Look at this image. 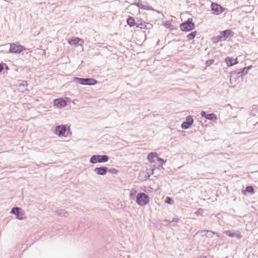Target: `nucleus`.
<instances>
[{
    "label": "nucleus",
    "mask_w": 258,
    "mask_h": 258,
    "mask_svg": "<svg viewBox=\"0 0 258 258\" xmlns=\"http://www.w3.org/2000/svg\"><path fill=\"white\" fill-rule=\"evenodd\" d=\"M164 25L167 28L170 29L171 30H172V28L173 27V25H172L169 21H166Z\"/></svg>",
    "instance_id": "31"
},
{
    "label": "nucleus",
    "mask_w": 258,
    "mask_h": 258,
    "mask_svg": "<svg viewBox=\"0 0 258 258\" xmlns=\"http://www.w3.org/2000/svg\"><path fill=\"white\" fill-rule=\"evenodd\" d=\"M9 52L13 54H19L26 49L25 47L18 42L10 43Z\"/></svg>",
    "instance_id": "4"
},
{
    "label": "nucleus",
    "mask_w": 258,
    "mask_h": 258,
    "mask_svg": "<svg viewBox=\"0 0 258 258\" xmlns=\"http://www.w3.org/2000/svg\"><path fill=\"white\" fill-rule=\"evenodd\" d=\"M66 132V125L61 124L56 126L54 133L58 137H63L64 136Z\"/></svg>",
    "instance_id": "10"
},
{
    "label": "nucleus",
    "mask_w": 258,
    "mask_h": 258,
    "mask_svg": "<svg viewBox=\"0 0 258 258\" xmlns=\"http://www.w3.org/2000/svg\"><path fill=\"white\" fill-rule=\"evenodd\" d=\"M245 69L247 71H248L250 69H251L252 68V66L250 65L246 67H244Z\"/></svg>",
    "instance_id": "41"
},
{
    "label": "nucleus",
    "mask_w": 258,
    "mask_h": 258,
    "mask_svg": "<svg viewBox=\"0 0 258 258\" xmlns=\"http://www.w3.org/2000/svg\"><path fill=\"white\" fill-rule=\"evenodd\" d=\"M156 158H158V154L154 152L150 153L147 156V159L150 163H155Z\"/></svg>",
    "instance_id": "20"
},
{
    "label": "nucleus",
    "mask_w": 258,
    "mask_h": 258,
    "mask_svg": "<svg viewBox=\"0 0 258 258\" xmlns=\"http://www.w3.org/2000/svg\"><path fill=\"white\" fill-rule=\"evenodd\" d=\"M109 157L106 155H94L92 156L89 161L92 164L104 163L108 161Z\"/></svg>",
    "instance_id": "5"
},
{
    "label": "nucleus",
    "mask_w": 258,
    "mask_h": 258,
    "mask_svg": "<svg viewBox=\"0 0 258 258\" xmlns=\"http://www.w3.org/2000/svg\"><path fill=\"white\" fill-rule=\"evenodd\" d=\"M55 213L59 216L67 217L68 215V213L64 209H58L55 211Z\"/></svg>",
    "instance_id": "24"
},
{
    "label": "nucleus",
    "mask_w": 258,
    "mask_h": 258,
    "mask_svg": "<svg viewBox=\"0 0 258 258\" xmlns=\"http://www.w3.org/2000/svg\"><path fill=\"white\" fill-rule=\"evenodd\" d=\"M28 86V83L26 81H21V82L19 83V89L21 90L22 92L25 90H27V89L26 88V87Z\"/></svg>",
    "instance_id": "23"
},
{
    "label": "nucleus",
    "mask_w": 258,
    "mask_h": 258,
    "mask_svg": "<svg viewBox=\"0 0 258 258\" xmlns=\"http://www.w3.org/2000/svg\"><path fill=\"white\" fill-rule=\"evenodd\" d=\"M258 112V106L257 105H253L252 106L251 113L254 114Z\"/></svg>",
    "instance_id": "33"
},
{
    "label": "nucleus",
    "mask_w": 258,
    "mask_h": 258,
    "mask_svg": "<svg viewBox=\"0 0 258 258\" xmlns=\"http://www.w3.org/2000/svg\"><path fill=\"white\" fill-rule=\"evenodd\" d=\"M141 0H135L134 4L138 6L140 3Z\"/></svg>",
    "instance_id": "40"
},
{
    "label": "nucleus",
    "mask_w": 258,
    "mask_h": 258,
    "mask_svg": "<svg viewBox=\"0 0 258 258\" xmlns=\"http://www.w3.org/2000/svg\"><path fill=\"white\" fill-rule=\"evenodd\" d=\"M195 27L196 25L193 22V20L191 18H188L179 25L180 30L184 32L191 31L195 29Z\"/></svg>",
    "instance_id": "1"
},
{
    "label": "nucleus",
    "mask_w": 258,
    "mask_h": 258,
    "mask_svg": "<svg viewBox=\"0 0 258 258\" xmlns=\"http://www.w3.org/2000/svg\"><path fill=\"white\" fill-rule=\"evenodd\" d=\"M107 172H109V173L113 174H117L118 173V171L115 168H108V170H107Z\"/></svg>",
    "instance_id": "34"
},
{
    "label": "nucleus",
    "mask_w": 258,
    "mask_h": 258,
    "mask_svg": "<svg viewBox=\"0 0 258 258\" xmlns=\"http://www.w3.org/2000/svg\"><path fill=\"white\" fill-rule=\"evenodd\" d=\"M202 258H207V257H202Z\"/></svg>",
    "instance_id": "47"
},
{
    "label": "nucleus",
    "mask_w": 258,
    "mask_h": 258,
    "mask_svg": "<svg viewBox=\"0 0 258 258\" xmlns=\"http://www.w3.org/2000/svg\"><path fill=\"white\" fill-rule=\"evenodd\" d=\"M150 174H151V173H150V174H149V175H148V177H149V176H150Z\"/></svg>",
    "instance_id": "46"
},
{
    "label": "nucleus",
    "mask_w": 258,
    "mask_h": 258,
    "mask_svg": "<svg viewBox=\"0 0 258 258\" xmlns=\"http://www.w3.org/2000/svg\"><path fill=\"white\" fill-rule=\"evenodd\" d=\"M179 219H174L173 218V219L171 221H169V223L171 224V226H175L176 223L178 222L179 221Z\"/></svg>",
    "instance_id": "32"
},
{
    "label": "nucleus",
    "mask_w": 258,
    "mask_h": 258,
    "mask_svg": "<svg viewBox=\"0 0 258 258\" xmlns=\"http://www.w3.org/2000/svg\"><path fill=\"white\" fill-rule=\"evenodd\" d=\"M211 8L212 14L218 15L224 12L226 9L216 3H212Z\"/></svg>",
    "instance_id": "6"
},
{
    "label": "nucleus",
    "mask_w": 258,
    "mask_h": 258,
    "mask_svg": "<svg viewBox=\"0 0 258 258\" xmlns=\"http://www.w3.org/2000/svg\"><path fill=\"white\" fill-rule=\"evenodd\" d=\"M220 34L221 38L224 41L229 37H233L234 35V33L231 29H226L220 32Z\"/></svg>",
    "instance_id": "11"
},
{
    "label": "nucleus",
    "mask_w": 258,
    "mask_h": 258,
    "mask_svg": "<svg viewBox=\"0 0 258 258\" xmlns=\"http://www.w3.org/2000/svg\"><path fill=\"white\" fill-rule=\"evenodd\" d=\"M74 81L83 85H94L97 83V81L93 78H84L74 77Z\"/></svg>",
    "instance_id": "3"
},
{
    "label": "nucleus",
    "mask_w": 258,
    "mask_h": 258,
    "mask_svg": "<svg viewBox=\"0 0 258 258\" xmlns=\"http://www.w3.org/2000/svg\"><path fill=\"white\" fill-rule=\"evenodd\" d=\"M4 69L7 71L9 70L8 66L6 63H4Z\"/></svg>",
    "instance_id": "42"
},
{
    "label": "nucleus",
    "mask_w": 258,
    "mask_h": 258,
    "mask_svg": "<svg viewBox=\"0 0 258 258\" xmlns=\"http://www.w3.org/2000/svg\"><path fill=\"white\" fill-rule=\"evenodd\" d=\"M153 25L151 23L146 22V25L145 29L147 30H150L152 28Z\"/></svg>",
    "instance_id": "38"
},
{
    "label": "nucleus",
    "mask_w": 258,
    "mask_h": 258,
    "mask_svg": "<svg viewBox=\"0 0 258 258\" xmlns=\"http://www.w3.org/2000/svg\"><path fill=\"white\" fill-rule=\"evenodd\" d=\"M131 7H132V6H129V7L127 8V10H129Z\"/></svg>",
    "instance_id": "45"
},
{
    "label": "nucleus",
    "mask_w": 258,
    "mask_h": 258,
    "mask_svg": "<svg viewBox=\"0 0 258 258\" xmlns=\"http://www.w3.org/2000/svg\"><path fill=\"white\" fill-rule=\"evenodd\" d=\"M150 198L145 192H139L136 196V203L140 206H145L149 204Z\"/></svg>",
    "instance_id": "2"
},
{
    "label": "nucleus",
    "mask_w": 258,
    "mask_h": 258,
    "mask_svg": "<svg viewBox=\"0 0 258 258\" xmlns=\"http://www.w3.org/2000/svg\"><path fill=\"white\" fill-rule=\"evenodd\" d=\"M11 213L15 215L16 216V218L18 220H22L26 218L25 217L24 212L21 208L18 207H13L11 209Z\"/></svg>",
    "instance_id": "7"
},
{
    "label": "nucleus",
    "mask_w": 258,
    "mask_h": 258,
    "mask_svg": "<svg viewBox=\"0 0 258 258\" xmlns=\"http://www.w3.org/2000/svg\"><path fill=\"white\" fill-rule=\"evenodd\" d=\"M107 170H108V168L104 166L96 167L94 170L96 174L99 175H105L107 172Z\"/></svg>",
    "instance_id": "16"
},
{
    "label": "nucleus",
    "mask_w": 258,
    "mask_h": 258,
    "mask_svg": "<svg viewBox=\"0 0 258 258\" xmlns=\"http://www.w3.org/2000/svg\"><path fill=\"white\" fill-rule=\"evenodd\" d=\"M255 192L254 189L252 185H247L244 189H242L241 193L243 195H246L247 193L253 194Z\"/></svg>",
    "instance_id": "19"
},
{
    "label": "nucleus",
    "mask_w": 258,
    "mask_h": 258,
    "mask_svg": "<svg viewBox=\"0 0 258 258\" xmlns=\"http://www.w3.org/2000/svg\"><path fill=\"white\" fill-rule=\"evenodd\" d=\"M214 59H209L206 61L205 64L207 67H209L210 65H211L212 64H213L214 63Z\"/></svg>",
    "instance_id": "36"
},
{
    "label": "nucleus",
    "mask_w": 258,
    "mask_h": 258,
    "mask_svg": "<svg viewBox=\"0 0 258 258\" xmlns=\"http://www.w3.org/2000/svg\"><path fill=\"white\" fill-rule=\"evenodd\" d=\"M84 42V40L79 37H73L68 40V43L71 45H80L82 46Z\"/></svg>",
    "instance_id": "13"
},
{
    "label": "nucleus",
    "mask_w": 258,
    "mask_h": 258,
    "mask_svg": "<svg viewBox=\"0 0 258 258\" xmlns=\"http://www.w3.org/2000/svg\"><path fill=\"white\" fill-rule=\"evenodd\" d=\"M137 7L142 10H152V11L154 10L153 8L151 6H150L148 5H146L145 4H143V3H140Z\"/></svg>",
    "instance_id": "22"
},
{
    "label": "nucleus",
    "mask_w": 258,
    "mask_h": 258,
    "mask_svg": "<svg viewBox=\"0 0 258 258\" xmlns=\"http://www.w3.org/2000/svg\"><path fill=\"white\" fill-rule=\"evenodd\" d=\"M156 160H158L159 162V165H158V168L160 167L162 168V166L163 164L165 163V161L162 158L159 157L158 156V158H156Z\"/></svg>",
    "instance_id": "29"
},
{
    "label": "nucleus",
    "mask_w": 258,
    "mask_h": 258,
    "mask_svg": "<svg viewBox=\"0 0 258 258\" xmlns=\"http://www.w3.org/2000/svg\"><path fill=\"white\" fill-rule=\"evenodd\" d=\"M201 115L202 117H205V118L211 121H214L217 119V116L215 113H207V112L205 111H201Z\"/></svg>",
    "instance_id": "15"
},
{
    "label": "nucleus",
    "mask_w": 258,
    "mask_h": 258,
    "mask_svg": "<svg viewBox=\"0 0 258 258\" xmlns=\"http://www.w3.org/2000/svg\"><path fill=\"white\" fill-rule=\"evenodd\" d=\"M146 25L145 21H141V22H137L136 27L140 29H145Z\"/></svg>",
    "instance_id": "27"
},
{
    "label": "nucleus",
    "mask_w": 258,
    "mask_h": 258,
    "mask_svg": "<svg viewBox=\"0 0 258 258\" xmlns=\"http://www.w3.org/2000/svg\"><path fill=\"white\" fill-rule=\"evenodd\" d=\"M225 62L228 67H231L237 64L238 61L237 58H233L232 57L227 56L225 59Z\"/></svg>",
    "instance_id": "17"
},
{
    "label": "nucleus",
    "mask_w": 258,
    "mask_h": 258,
    "mask_svg": "<svg viewBox=\"0 0 258 258\" xmlns=\"http://www.w3.org/2000/svg\"><path fill=\"white\" fill-rule=\"evenodd\" d=\"M194 123V119L192 116L188 115L185 118V120L184 121L181 125V127L182 129L186 130L189 128Z\"/></svg>",
    "instance_id": "8"
},
{
    "label": "nucleus",
    "mask_w": 258,
    "mask_h": 258,
    "mask_svg": "<svg viewBox=\"0 0 258 258\" xmlns=\"http://www.w3.org/2000/svg\"><path fill=\"white\" fill-rule=\"evenodd\" d=\"M204 210L201 208L198 209V210L195 212V214L197 216H203Z\"/></svg>",
    "instance_id": "30"
},
{
    "label": "nucleus",
    "mask_w": 258,
    "mask_h": 258,
    "mask_svg": "<svg viewBox=\"0 0 258 258\" xmlns=\"http://www.w3.org/2000/svg\"><path fill=\"white\" fill-rule=\"evenodd\" d=\"M201 233L202 234V236H204L207 237L211 238L214 234H216L217 236L218 237H220L218 233L211 230H202L201 231Z\"/></svg>",
    "instance_id": "18"
},
{
    "label": "nucleus",
    "mask_w": 258,
    "mask_h": 258,
    "mask_svg": "<svg viewBox=\"0 0 258 258\" xmlns=\"http://www.w3.org/2000/svg\"><path fill=\"white\" fill-rule=\"evenodd\" d=\"M211 40L214 44H216L219 41H223L222 38H221L220 34L219 36L212 37Z\"/></svg>",
    "instance_id": "26"
},
{
    "label": "nucleus",
    "mask_w": 258,
    "mask_h": 258,
    "mask_svg": "<svg viewBox=\"0 0 258 258\" xmlns=\"http://www.w3.org/2000/svg\"><path fill=\"white\" fill-rule=\"evenodd\" d=\"M137 190L132 189L130 192V196L131 198L135 197L137 194Z\"/></svg>",
    "instance_id": "37"
},
{
    "label": "nucleus",
    "mask_w": 258,
    "mask_h": 258,
    "mask_svg": "<svg viewBox=\"0 0 258 258\" xmlns=\"http://www.w3.org/2000/svg\"><path fill=\"white\" fill-rule=\"evenodd\" d=\"M165 203L169 205H172L174 204V201L172 198L169 197H166L165 200Z\"/></svg>",
    "instance_id": "28"
},
{
    "label": "nucleus",
    "mask_w": 258,
    "mask_h": 258,
    "mask_svg": "<svg viewBox=\"0 0 258 258\" xmlns=\"http://www.w3.org/2000/svg\"><path fill=\"white\" fill-rule=\"evenodd\" d=\"M223 233L229 237H236L238 239H240L242 237V235L239 231L234 232L233 231L225 230L223 231Z\"/></svg>",
    "instance_id": "14"
},
{
    "label": "nucleus",
    "mask_w": 258,
    "mask_h": 258,
    "mask_svg": "<svg viewBox=\"0 0 258 258\" xmlns=\"http://www.w3.org/2000/svg\"><path fill=\"white\" fill-rule=\"evenodd\" d=\"M4 63H0V73L4 70Z\"/></svg>",
    "instance_id": "39"
},
{
    "label": "nucleus",
    "mask_w": 258,
    "mask_h": 258,
    "mask_svg": "<svg viewBox=\"0 0 258 258\" xmlns=\"http://www.w3.org/2000/svg\"><path fill=\"white\" fill-rule=\"evenodd\" d=\"M230 83L231 84L235 83L240 77H242L239 71L236 70L230 72Z\"/></svg>",
    "instance_id": "9"
},
{
    "label": "nucleus",
    "mask_w": 258,
    "mask_h": 258,
    "mask_svg": "<svg viewBox=\"0 0 258 258\" xmlns=\"http://www.w3.org/2000/svg\"><path fill=\"white\" fill-rule=\"evenodd\" d=\"M239 71L242 77L248 73V71L245 69V68L241 69Z\"/></svg>",
    "instance_id": "35"
},
{
    "label": "nucleus",
    "mask_w": 258,
    "mask_h": 258,
    "mask_svg": "<svg viewBox=\"0 0 258 258\" xmlns=\"http://www.w3.org/2000/svg\"><path fill=\"white\" fill-rule=\"evenodd\" d=\"M154 169H152V171H151V174H153V173H154V172H154Z\"/></svg>",
    "instance_id": "44"
},
{
    "label": "nucleus",
    "mask_w": 258,
    "mask_h": 258,
    "mask_svg": "<svg viewBox=\"0 0 258 258\" xmlns=\"http://www.w3.org/2000/svg\"><path fill=\"white\" fill-rule=\"evenodd\" d=\"M53 104L57 108H62L66 106L67 102L63 98H59L53 100Z\"/></svg>",
    "instance_id": "12"
},
{
    "label": "nucleus",
    "mask_w": 258,
    "mask_h": 258,
    "mask_svg": "<svg viewBox=\"0 0 258 258\" xmlns=\"http://www.w3.org/2000/svg\"><path fill=\"white\" fill-rule=\"evenodd\" d=\"M198 32L197 31H191L189 34L186 36V38L188 41L193 40L197 35Z\"/></svg>",
    "instance_id": "25"
},
{
    "label": "nucleus",
    "mask_w": 258,
    "mask_h": 258,
    "mask_svg": "<svg viewBox=\"0 0 258 258\" xmlns=\"http://www.w3.org/2000/svg\"><path fill=\"white\" fill-rule=\"evenodd\" d=\"M141 21H144V20H143L142 19H140V18H138L137 19V22H139V23H140L141 22Z\"/></svg>",
    "instance_id": "43"
},
{
    "label": "nucleus",
    "mask_w": 258,
    "mask_h": 258,
    "mask_svg": "<svg viewBox=\"0 0 258 258\" xmlns=\"http://www.w3.org/2000/svg\"><path fill=\"white\" fill-rule=\"evenodd\" d=\"M126 23H127V24L130 27L136 26V25H137V22H136V21H135L134 18L132 16H129L127 18Z\"/></svg>",
    "instance_id": "21"
}]
</instances>
